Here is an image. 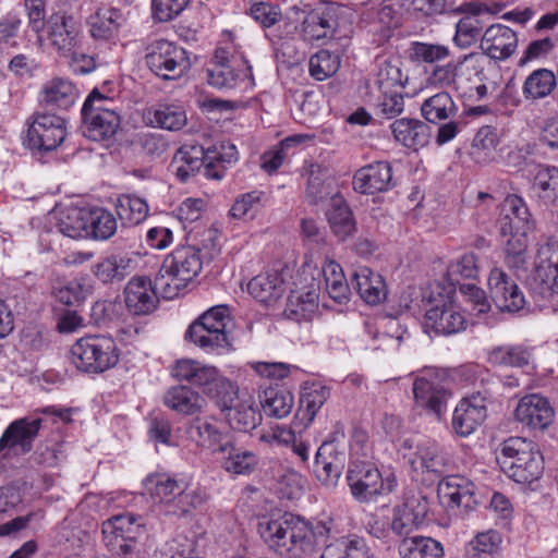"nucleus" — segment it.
<instances>
[{"label": "nucleus", "instance_id": "1", "mask_svg": "<svg viewBox=\"0 0 558 558\" xmlns=\"http://www.w3.org/2000/svg\"><path fill=\"white\" fill-rule=\"evenodd\" d=\"M258 533L269 549L288 558H310L317 551L319 538L329 533L325 523L313 529L291 513L263 517Z\"/></svg>", "mask_w": 558, "mask_h": 558}, {"label": "nucleus", "instance_id": "2", "mask_svg": "<svg viewBox=\"0 0 558 558\" xmlns=\"http://www.w3.org/2000/svg\"><path fill=\"white\" fill-rule=\"evenodd\" d=\"M178 380H185L202 389L216 407L226 412L240 398L238 386L223 376L215 366L204 365L194 360H180L172 369Z\"/></svg>", "mask_w": 558, "mask_h": 558}, {"label": "nucleus", "instance_id": "3", "mask_svg": "<svg viewBox=\"0 0 558 558\" xmlns=\"http://www.w3.org/2000/svg\"><path fill=\"white\" fill-rule=\"evenodd\" d=\"M497 462L508 477L520 484L538 480L544 471V460L537 445L523 437L506 439L498 449Z\"/></svg>", "mask_w": 558, "mask_h": 558}, {"label": "nucleus", "instance_id": "4", "mask_svg": "<svg viewBox=\"0 0 558 558\" xmlns=\"http://www.w3.org/2000/svg\"><path fill=\"white\" fill-rule=\"evenodd\" d=\"M144 487L160 506V511L168 517L183 518L203 502L202 496L195 490H189L184 481L166 473L148 475L144 480Z\"/></svg>", "mask_w": 558, "mask_h": 558}, {"label": "nucleus", "instance_id": "5", "mask_svg": "<svg viewBox=\"0 0 558 558\" xmlns=\"http://www.w3.org/2000/svg\"><path fill=\"white\" fill-rule=\"evenodd\" d=\"M202 267L198 248L190 245L177 247L165 258L156 286L165 299H173L198 276Z\"/></svg>", "mask_w": 558, "mask_h": 558}, {"label": "nucleus", "instance_id": "6", "mask_svg": "<svg viewBox=\"0 0 558 558\" xmlns=\"http://www.w3.org/2000/svg\"><path fill=\"white\" fill-rule=\"evenodd\" d=\"M71 360L75 367L87 374H100L114 367L120 351L114 339L107 335L82 337L71 347Z\"/></svg>", "mask_w": 558, "mask_h": 558}, {"label": "nucleus", "instance_id": "7", "mask_svg": "<svg viewBox=\"0 0 558 558\" xmlns=\"http://www.w3.org/2000/svg\"><path fill=\"white\" fill-rule=\"evenodd\" d=\"M229 323L228 307L225 305L214 306L190 325L185 338L206 352L225 353L231 348L227 330Z\"/></svg>", "mask_w": 558, "mask_h": 558}, {"label": "nucleus", "instance_id": "8", "mask_svg": "<svg viewBox=\"0 0 558 558\" xmlns=\"http://www.w3.org/2000/svg\"><path fill=\"white\" fill-rule=\"evenodd\" d=\"M347 480L352 495L360 501L390 494L397 487V478L392 472L381 473L374 463L366 461L351 464Z\"/></svg>", "mask_w": 558, "mask_h": 558}, {"label": "nucleus", "instance_id": "9", "mask_svg": "<svg viewBox=\"0 0 558 558\" xmlns=\"http://www.w3.org/2000/svg\"><path fill=\"white\" fill-rule=\"evenodd\" d=\"M145 62L162 80H177L191 69L186 50L166 39L156 40L147 47Z\"/></svg>", "mask_w": 558, "mask_h": 558}, {"label": "nucleus", "instance_id": "10", "mask_svg": "<svg viewBox=\"0 0 558 558\" xmlns=\"http://www.w3.org/2000/svg\"><path fill=\"white\" fill-rule=\"evenodd\" d=\"M400 452L414 472L439 474L449 462L445 449L432 439H404Z\"/></svg>", "mask_w": 558, "mask_h": 558}, {"label": "nucleus", "instance_id": "11", "mask_svg": "<svg viewBox=\"0 0 558 558\" xmlns=\"http://www.w3.org/2000/svg\"><path fill=\"white\" fill-rule=\"evenodd\" d=\"M65 121L50 113H35L29 118L26 143L31 149L51 151L65 140Z\"/></svg>", "mask_w": 558, "mask_h": 558}, {"label": "nucleus", "instance_id": "12", "mask_svg": "<svg viewBox=\"0 0 558 558\" xmlns=\"http://www.w3.org/2000/svg\"><path fill=\"white\" fill-rule=\"evenodd\" d=\"M343 439V433L335 432L319 446L316 452L314 471L317 478L326 485H335L344 469Z\"/></svg>", "mask_w": 558, "mask_h": 558}, {"label": "nucleus", "instance_id": "13", "mask_svg": "<svg viewBox=\"0 0 558 558\" xmlns=\"http://www.w3.org/2000/svg\"><path fill=\"white\" fill-rule=\"evenodd\" d=\"M47 24L48 39L61 56H70L81 48L84 35L76 17L65 12H57L49 17Z\"/></svg>", "mask_w": 558, "mask_h": 558}, {"label": "nucleus", "instance_id": "14", "mask_svg": "<svg viewBox=\"0 0 558 558\" xmlns=\"http://www.w3.org/2000/svg\"><path fill=\"white\" fill-rule=\"evenodd\" d=\"M41 424L43 420L34 416L21 417L10 423L0 437V454L7 457L11 451L16 454L32 451Z\"/></svg>", "mask_w": 558, "mask_h": 558}, {"label": "nucleus", "instance_id": "15", "mask_svg": "<svg viewBox=\"0 0 558 558\" xmlns=\"http://www.w3.org/2000/svg\"><path fill=\"white\" fill-rule=\"evenodd\" d=\"M488 392H475L462 398L452 414V428L461 437H468L485 421L487 416Z\"/></svg>", "mask_w": 558, "mask_h": 558}, {"label": "nucleus", "instance_id": "16", "mask_svg": "<svg viewBox=\"0 0 558 558\" xmlns=\"http://www.w3.org/2000/svg\"><path fill=\"white\" fill-rule=\"evenodd\" d=\"M534 280L539 282V288H533V292L539 300L550 301L558 296V251L556 245L546 243L537 251Z\"/></svg>", "mask_w": 558, "mask_h": 558}, {"label": "nucleus", "instance_id": "17", "mask_svg": "<svg viewBox=\"0 0 558 558\" xmlns=\"http://www.w3.org/2000/svg\"><path fill=\"white\" fill-rule=\"evenodd\" d=\"M245 70L235 69L238 64L235 57L229 58V53L223 48H218L215 51L214 58L207 68V82L216 88H232L236 85L238 81L244 77H252V66L250 62L241 57Z\"/></svg>", "mask_w": 558, "mask_h": 558}, {"label": "nucleus", "instance_id": "18", "mask_svg": "<svg viewBox=\"0 0 558 558\" xmlns=\"http://www.w3.org/2000/svg\"><path fill=\"white\" fill-rule=\"evenodd\" d=\"M488 289L492 300L501 312L515 313L525 304L524 295L518 284L499 268L490 270Z\"/></svg>", "mask_w": 558, "mask_h": 558}, {"label": "nucleus", "instance_id": "19", "mask_svg": "<svg viewBox=\"0 0 558 558\" xmlns=\"http://www.w3.org/2000/svg\"><path fill=\"white\" fill-rule=\"evenodd\" d=\"M554 416L550 402L538 393L521 398L514 410V417L519 423L537 430H545L553 423Z\"/></svg>", "mask_w": 558, "mask_h": 558}, {"label": "nucleus", "instance_id": "20", "mask_svg": "<svg viewBox=\"0 0 558 558\" xmlns=\"http://www.w3.org/2000/svg\"><path fill=\"white\" fill-rule=\"evenodd\" d=\"M156 283L145 276L133 277L125 286L123 295L128 311L133 315H148L157 308Z\"/></svg>", "mask_w": 558, "mask_h": 558}, {"label": "nucleus", "instance_id": "21", "mask_svg": "<svg viewBox=\"0 0 558 558\" xmlns=\"http://www.w3.org/2000/svg\"><path fill=\"white\" fill-rule=\"evenodd\" d=\"M339 5L324 2L311 10L302 22V33L306 40H319L331 37L337 28Z\"/></svg>", "mask_w": 558, "mask_h": 558}, {"label": "nucleus", "instance_id": "22", "mask_svg": "<svg viewBox=\"0 0 558 558\" xmlns=\"http://www.w3.org/2000/svg\"><path fill=\"white\" fill-rule=\"evenodd\" d=\"M220 456L221 468L231 475H251L258 466V456L242 446L233 437H229L220 448H216Z\"/></svg>", "mask_w": 558, "mask_h": 558}, {"label": "nucleus", "instance_id": "23", "mask_svg": "<svg viewBox=\"0 0 558 558\" xmlns=\"http://www.w3.org/2000/svg\"><path fill=\"white\" fill-rule=\"evenodd\" d=\"M480 48L488 58L505 61L518 48L517 33L502 24L490 25L481 37Z\"/></svg>", "mask_w": 558, "mask_h": 558}, {"label": "nucleus", "instance_id": "24", "mask_svg": "<svg viewBox=\"0 0 558 558\" xmlns=\"http://www.w3.org/2000/svg\"><path fill=\"white\" fill-rule=\"evenodd\" d=\"M438 497L448 508L473 509L477 505L475 485L459 475L444 477L437 486Z\"/></svg>", "mask_w": 558, "mask_h": 558}, {"label": "nucleus", "instance_id": "25", "mask_svg": "<svg viewBox=\"0 0 558 558\" xmlns=\"http://www.w3.org/2000/svg\"><path fill=\"white\" fill-rule=\"evenodd\" d=\"M395 185L392 168L387 161H377L359 169L353 177V187L361 194H375Z\"/></svg>", "mask_w": 558, "mask_h": 558}, {"label": "nucleus", "instance_id": "26", "mask_svg": "<svg viewBox=\"0 0 558 558\" xmlns=\"http://www.w3.org/2000/svg\"><path fill=\"white\" fill-rule=\"evenodd\" d=\"M464 315L451 302L441 300L425 314V328H429L437 335H453L465 329Z\"/></svg>", "mask_w": 558, "mask_h": 558}, {"label": "nucleus", "instance_id": "27", "mask_svg": "<svg viewBox=\"0 0 558 558\" xmlns=\"http://www.w3.org/2000/svg\"><path fill=\"white\" fill-rule=\"evenodd\" d=\"M82 119L84 134L92 141L110 138L120 126V117L116 110H100L99 107L93 109L90 104L82 108Z\"/></svg>", "mask_w": 558, "mask_h": 558}, {"label": "nucleus", "instance_id": "28", "mask_svg": "<svg viewBox=\"0 0 558 558\" xmlns=\"http://www.w3.org/2000/svg\"><path fill=\"white\" fill-rule=\"evenodd\" d=\"M500 232L504 235L523 230H533L534 221L524 201L518 195H508L501 203Z\"/></svg>", "mask_w": 558, "mask_h": 558}, {"label": "nucleus", "instance_id": "29", "mask_svg": "<svg viewBox=\"0 0 558 558\" xmlns=\"http://www.w3.org/2000/svg\"><path fill=\"white\" fill-rule=\"evenodd\" d=\"M163 404L180 415L201 414L207 405L205 398L191 386L177 385L163 395Z\"/></svg>", "mask_w": 558, "mask_h": 558}, {"label": "nucleus", "instance_id": "30", "mask_svg": "<svg viewBox=\"0 0 558 558\" xmlns=\"http://www.w3.org/2000/svg\"><path fill=\"white\" fill-rule=\"evenodd\" d=\"M413 393L416 404L426 409L438 420L446 412L447 402L451 397V393L445 387L423 377L415 379Z\"/></svg>", "mask_w": 558, "mask_h": 558}, {"label": "nucleus", "instance_id": "31", "mask_svg": "<svg viewBox=\"0 0 558 558\" xmlns=\"http://www.w3.org/2000/svg\"><path fill=\"white\" fill-rule=\"evenodd\" d=\"M205 161L206 150L203 146L184 144L174 154L170 168L181 182H187L203 168Z\"/></svg>", "mask_w": 558, "mask_h": 558}, {"label": "nucleus", "instance_id": "32", "mask_svg": "<svg viewBox=\"0 0 558 558\" xmlns=\"http://www.w3.org/2000/svg\"><path fill=\"white\" fill-rule=\"evenodd\" d=\"M135 269V259L128 254H112L92 267L93 275L102 283L124 280Z\"/></svg>", "mask_w": 558, "mask_h": 558}, {"label": "nucleus", "instance_id": "33", "mask_svg": "<svg viewBox=\"0 0 558 558\" xmlns=\"http://www.w3.org/2000/svg\"><path fill=\"white\" fill-rule=\"evenodd\" d=\"M395 140L408 148L423 147L430 136L429 126L417 119L401 118L390 124Z\"/></svg>", "mask_w": 558, "mask_h": 558}, {"label": "nucleus", "instance_id": "34", "mask_svg": "<svg viewBox=\"0 0 558 558\" xmlns=\"http://www.w3.org/2000/svg\"><path fill=\"white\" fill-rule=\"evenodd\" d=\"M326 215L330 230L339 241H345L355 233V219L341 195L331 197V206Z\"/></svg>", "mask_w": 558, "mask_h": 558}, {"label": "nucleus", "instance_id": "35", "mask_svg": "<svg viewBox=\"0 0 558 558\" xmlns=\"http://www.w3.org/2000/svg\"><path fill=\"white\" fill-rule=\"evenodd\" d=\"M318 290L311 284L304 291H292L284 308L287 318L295 322L312 319L318 310Z\"/></svg>", "mask_w": 558, "mask_h": 558}, {"label": "nucleus", "instance_id": "36", "mask_svg": "<svg viewBox=\"0 0 558 558\" xmlns=\"http://www.w3.org/2000/svg\"><path fill=\"white\" fill-rule=\"evenodd\" d=\"M123 15L116 8H99L87 19L89 34L94 39L109 40L119 31Z\"/></svg>", "mask_w": 558, "mask_h": 558}, {"label": "nucleus", "instance_id": "37", "mask_svg": "<svg viewBox=\"0 0 558 558\" xmlns=\"http://www.w3.org/2000/svg\"><path fill=\"white\" fill-rule=\"evenodd\" d=\"M352 280L360 296L367 304H378L387 295L386 283L381 275L374 272L368 267H360Z\"/></svg>", "mask_w": 558, "mask_h": 558}, {"label": "nucleus", "instance_id": "38", "mask_svg": "<svg viewBox=\"0 0 558 558\" xmlns=\"http://www.w3.org/2000/svg\"><path fill=\"white\" fill-rule=\"evenodd\" d=\"M238 161V150L233 144H221L206 150V161L203 166L207 179L221 180L228 168Z\"/></svg>", "mask_w": 558, "mask_h": 558}, {"label": "nucleus", "instance_id": "39", "mask_svg": "<svg viewBox=\"0 0 558 558\" xmlns=\"http://www.w3.org/2000/svg\"><path fill=\"white\" fill-rule=\"evenodd\" d=\"M144 526L145 521L141 515L132 512L117 514L102 523V538L109 539L114 538V536L137 538Z\"/></svg>", "mask_w": 558, "mask_h": 558}, {"label": "nucleus", "instance_id": "40", "mask_svg": "<svg viewBox=\"0 0 558 558\" xmlns=\"http://www.w3.org/2000/svg\"><path fill=\"white\" fill-rule=\"evenodd\" d=\"M226 412L230 426L240 432L252 430L262 421V414L251 397H240Z\"/></svg>", "mask_w": 558, "mask_h": 558}, {"label": "nucleus", "instance_id": "41", "mask_svg": "<svg viewBox=\"0 0 558 558\" xmlns=\"http://www.w3.org/2000/svg\"><path fill=\"white\" fill-rule=\"evenodd\" d=\"M307 185L305 191L306 199L313 204L327 199L328 197L335 196L333 194V178L329 171L319 165L312 163L307 171Z\"/></svg>", "mask_w": 558, "mask_h": 558}, {"label": "nucleus", "instance_id": "42", "mask_svg": "<svg viewBox=\"0 0 558 558\" xmlns=\"http://www.w3.org/2000/svg\"><path fill=\"white\" fill-rule=\"evenodd\" d=\"M145 119L153 126L169 131L181 130L187 122L185 110L175 104H159L149 108Z\"/></svg>", "mask_w": 558, "mask_h": 558}, {"label": "nucleus", "instance_id": "43", "mask_svg": "<svg viewBox=\"0 0 558 558\" xmlns=\"http://www.w3.org/2000/svg\"><path fill=\"white\" fill-rule=\"evenodd\" d=\"M421 112L427 122L440 124L447 119L456 118L458 107L449 93L440 92L422 102Z\"/></svg>", "mask_w": 558, "mask_h": 558}, {"label": "nucleus", "instance_id": "44", "mask_svg": "<svg viewBox=\"0 0 558 558\" xmlns=\"http://www.w3.org/2000/svg\"><path fill=\"white\" fill-rule=\"evenodd\" d=\"M77 89L71 81L57 77L48 82L40 94V102L46 106L70 108L76 100Z\"/></svg>", "mask_w": 558, "mask_h": 558}, {"label": "nucleus", "instance_id": "45", "mask_svg": "<svg viewBox=\"0 0 558 558\" xmlns=\"http://www.w3.org/2000/svg\"><path fill=\"white\" fill-rule=\"evenodd\" d=\"M320 558H377L366 542L357 536H347L326 545Z\"/></svg>", "mask_w": 558, "mask_h": 558}, {"label": "nucleus", "instance_id": "46", "mask_svg": "<svg viewBox=\"0 0 558 558\" xmlns=\"http://www.w3.org/2000/svg\"><path fill=\"white\" fill-rule=\"evenodd\" d=\"M250 294L262 303L277 300L283 292V279L277 271L257 275L248 282Z\"/></svg>", "mask_w": 558, "mask_h": 558}, {"label": "nucleus", "instance_id": "47", "mask_svg": "<svg viewBox=\"0 0 558 558\" xmlns=\"http://www.w3.org/2000/svg\"><path fill=\"white\" fill-rule=\"evenodd\" d=\"M401 65L399 58H388L378 63L375 86L379 93L403 89L408 76L403 74Z\"/></svg>", "mask_w": 558, "mask_h": 558}, {"label": "nucleus", "instance_id": "48", "mask_svg": "<svg viewBox=\"0 0 558 558\" xmlns=\"http://www.w3.org/2000/svg\"><path fill=\"white\" fill-rule=\"evenodd\" d=\"M532 359V350L523 344H505L488 352V362L507 367H524Z\"/></svg>", "mask_w": 558, "mask_h": 558}, {"label": "nucleus", "instance_id": "49", "mask_svg": "<svg viewBox=\"0 0 558 558\" xmlns=\"http://www.w3.org/2000/svg\"><path fill=\"white\" fill-rule=\"evenodd\" d=\"M556 86V75L550 70L537 69L525 78L522 94L525 99L535 101L549 96Z\"/></svg>", "mask_w": 558, "mask_h": 558}, {"label": "nucleus", "instance_id": "50", "mask_svg": "<svg viewBox=\"0 0 558 558\" xmlns=\"http://www.w3.org/2000/svg\"><path fill=\"white\" fill-rule=\"evenodd\" d=\"M116 210L122 225L132 227L140 225L147 218L149 207L142 197L123 194L117 199Z\"/></svg>", "mask_w": 558, "mask_h": 558}, {"label": "nucleus", "instance_id": "51", "mask_svg": "<svg viewBox=\"0 0 558 558\" xmlns=\"http://www.w3.org/2000/svg\"><path fill=\"white\" fill-rule=\"evenodd\" d=\"M399 554L403 558H441V544L425 536L404 537L399 545Z\"/></svg>", "mask_w": 558, "mask_h": 558}, {"label": "nucleus", "instance_id": "52", "mask_svg": "<svg viewBox=\"0 0 558 558\" xmlns=\"http://www.w3.org/2000/svg\"><path fill=\"white\" fill-rule=\"evenodd\" d=\"M87 238L105 241L110 239L117 231V219L112 213L96 207L87 209Z\"/></svg>", "mask_w": 558, "mask_h": 558}, {"label": "nucleus", "instance_id": "53", "mask_svg": "<svg viewBox=\"0 0 558 558\" xmlns=\"http://www.w3.org/2000/svg\"><path fill=\"white\" fill-rule=\"evenodd\" d=\"M268 195L264 191L254 190L238 195L229 210L232 218L253 219L266 206Z\"/></svg>", "mask_w": 558, "mask_h": 558}, {"label": "nucleus", "instance_id": "54", "mask_svg": "<svg viewBox=\"0 0 558 558\" xmlns=\"http://www.w3.org/2000/svg\"><path fill=\"white\" fill-rule=\"evenodd\" d=\"M260 404L267 415L283 418L293 408V396L287 389L270 387L264 391Z\"/></svg>", "mask_w": 558, "mask_h": 558}, {"label": "nucleus", "instance_id": "55", "mask_svg": "<svg viewBox=\"0 0 558 558\" xmlns=\"http://www.w3.org/2000/svg\"><path fill=\"white\" fill-rule=\"evenodd\" d=\"M87 209L84 208H69L62 213L58 221V230L70 239H86L87 238Z\"/></svg>", "mask_w": 558, "mask_h": 558}, {"label": "nucleus", "instance_id": "56", "mask_svg": "<svg viewBox=\"0 0 558 558\" xmlns=\"http://www.w3.org/2000/svg\"><path fill=\"white\" fill-rule=\"evenodd\" d=\"M191 437H197V442L206 446L216 453V448H220L227 441L230 435L222 433L218 427L205 420L196 418L189 426Z\"/></svg>", "mask_w": 558, "mask_h": 558}, {"label": "nucleus", "instance_id": "57", "mask_svg": "<svg viewBox=\"0 0 558 558\" xmlns=\"http://www.w3.org/2000/svg\"><path fill=\"white\" fill-rule=\"evenodd\" d=\"M498 144L496 129L489 125L482 126L474 136L472 156L478 162H487L494 159Z\"/></svg>", "mask_w": 558, "mask_h": 558}, {"label": "nucleus", "instance_id": "58", "mask_svg": "<svg viewBox=\"0 0 558 558\" xmlns=\"http://www.w3.org/2000/svg\"><path fill=\"white\" fill-rule=\"evenodd\" d=\"M341 59L338 53L319 50L310 58V75L316 81H325L335 75L340 68Z\"/></svg>", "mask_w": 558, "mask_h": 558}, {"label": "nucleus", "instance_id": "59", "mask_svg": "<svg viewBox=\"0 0 558 558\" xmlns=\"http://www.w3.org/2000/svg\"><path fill=\"white\" fill-rule=\"evenodd\" d=\"M447 279L453 287L460 286L461 279H476L478 266L474 253H464L452 260L447 268Z\"/></svg>", "mask_w": 558, "mask_h": 558}, {"label": "nucleus", "instance_id": "60", "mask_svg": "<svg viewBox=\"0 0 558 558\" xmlns=\"http://www.w3.org/2000/svg\"><path fill=\"white\" fill-rule=\"evenodd\" d=\"M307 136L298 134L282 140L278 147L265 151L262 155V168L268 173H272L280 168L288 149L306 141Z\"/></svg>", "mask_w": 558, "mask_h": 558}, {"label": "nucleus", "instance_id": "61", "mask_svg": "<svg viewBox=\"0 0 558 558\" xmlns=\"http://www.w3.org/2000/svg\"><path fill=\"white\" fill-rule=\"evenodd\" d=\"M482 23L475 15L463 16L456 25L453 41L460 48H469L482 35Z\"/></svg>", "mask_w": 558, "mask_h": 558}, {"label": "nucleus", "instance_id": "62", "mask_svg": "<svg viewBox=\"0 0 558 558\" xmlns=\"http://www.w3.org/2000/svg\"><path fill=\"white\" fill-rule=\"evenodd\" d=\"M531 230H523L522 232L508 233L510 239L506 244L507 264L510 267H522L525 263V252L527 248L526 234Z\"/></svg>", "mask_w": 558, "mask_h": 558}, {"label": "nucleus", "instance_id": "63", "mask_svg": "<svg viewBox=\"0 0 558 558\" xmlns=\"http://www.w3.org/2000/svg\"><path fill=\"white\" fill-rule=\"evenodd\" d=\"M449 56L447 46L414 41L411 44V57L413 60L425 63L441 61Z\"/></svg>", "mask_w": 558, "mask_h": 558}, {"label": "nucleus", "instance_id": "64", "mask_svg": "<svg viewBox=\"0 0 558 558\" xmlns=\"http://www.w3.org/2000/svg\"><path fill=\"white\" fill-rule=\"evenodd\" d=\"M534 189L543 193V197L549 201L558 198V168L548 167L541 169L534 179Z\"/></svg>", "mask_w": 558, "mask_h": 558}]
</instances>
